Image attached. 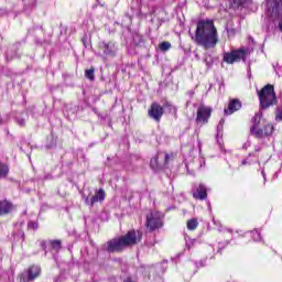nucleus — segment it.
<instances>
[{
	"label": "nucleus",
	"mask_w": 282,
	"mask_h": 282,
	"mask_svg": "<svg viewBox=\"0 0 282 282\" xmlns=\"http://www.w3.org/2000/svg\"><path fill=\"white\" fill-rule=\"evenodd\" d=\"M192 41L204 50H213L219 43V35L215 21L199 20L196 24L195 34L192 35Z\"/></svg>",
	"instance_id": "obj_1"
},
{
	"label": "nucleus",
	"mask_w": 282,
	"mask_h": 282,
	"mask_svg": "<svg viewBox=\"0 0 282 282\" xmlns=\"http://www.w3.org/2000/svg\"><path fill=\"white\" fill-rule=\"evenodd\" d=\"M142 241V231L131 229L126 235L112 238L106 242V252L110 254L124 252L127 248H133Z\"/></svg>",
	"instance_id": "obj_2"
},
{
	"label": "nucleus",
	"mask_w": 282,
	"mask_h": 282,
	"mask_svg": "<svg viewBox=\"0 0 282 282\" xmlns=\"http://www.w3.org/2000/svg\"><path fill=\"white\" fill-rule=\"evenodd\" d=\"M258 98L260 101V108L263 110L274 107L279 100H276V93L274 91V86L267 84L258 91Z\"/></svg>",
	"instance_id": "obj_3"
},
{
	"label": "nucleus",
	"mask_w": 282,
	"mask_h": 282,
	"mask_svg": "<svg viewBox=\"0 0 282 282\" xmlns=\"http://www.w3.org/2000/svg\"><path fill=\"white\" fill-rule=\"evenodd\" d=\"M145 228L149 232H155L160 228H164V216L160 212H151L145 218Z\"/></svg>",
	"instance_id": "obj_4"
},
{
	"label": "nucleus",
	"mask_w": 282,
	"mask_h": 282,
	"mask_svg": "<svg viewBox=\"0 0 282 282\" xmlns=\"http://www.w3.org/2000/svg\"><path fill=\"white\" fill-rule=\"evenodd\" d=\"M43 274V269L39 264H31L25 270L24 273H20L18 276L20 282H34L36 279L41 278Z\"/></svg>",
	"instance_id": "obj_5"
},
{
	"label": "nucleus",
	"mask_w": 282,
	"mask_h": 282,
	"mask_svg": "<svg viewBox=\"0 0 282 282\" xmlns=\"http://www.w3.org/2000/svg\"><path fill=\"white\" fill-rule=\"evenodd\" d=\"M247 53L245 48L234 50L231 52L224 53L223 61L228 65H235L241 61H246Z\"/></svg>",
	"instance_id": "obj_6"
},
{
	"label": "nucleus",
	"mask_w": 282,
	"mask_h": 282,
	"mask_svg": "<svg viewBox=\"0 0 282 282\" xmlns=\"http://www.w3.org/2000/svg\"><path fill=\"white\" fill-rule=\"evenodd\" d=\"M257 140H263V138H271L274 135V126L268 120H262V128H258L251 134Z\"/></svg>",
	"instance_id": "obj_7"
},
{
	"label": "nucleus",
	"mask_w": 282,
	"mask_h": 282,
	"mask_svg": "<svg viewBox=\"0 0 282 282\" xmlns=\"http://www.w3.org/2000/svg\"><path fill=\"white\" fill-rule=\"evenodd\" d=\"M213 116V108L208 106H199L196 111V124L204 127V124H208L210 117Z\"/></svg>",
	"instance_id": "obj_8"
},
{
	"label": "nucleus",
	"mask_w": 282,
	"mask_h": 282,
	"mask_svg": "<svg viewBox=\"0 0 282 282\" xmlns=\"http://www.w3.org/2000/svg\"><path fill=\"white\" fill-rule=\"evenodd\" d=\"M268 6L271 17L280 21L279 29L282 32V0H269Z\"/></svg>",
	"instance_id": "obj_9"
},
{
	"label": "nucleus",
	"mask_w": 282,
	"mask_h": 282,
	"mask_svg": "<svg viewBox=\"0 0 282 282\" xmlns=\"http://www.w3.org/2000/svg\"><path fill=\"white\" fill-rule=\"evenodd\" d=\"M148 116L155 122H160L162 120V116H164V107L158 104V101H153L148 110Z\"/></svg>",
	"instance_id": "obj_10"
},
{
	"label": "nucleus",
	"mask_w": 282,
	"mask_h": 282,
	"mask_svg": "<svg viewBox=\"0 0 282 282\" xmlns=\"http://www.w3.org/2000/svg\"><path fill=\"white\" fill-rule=\"evenodd\" d=\"M241 107H242L241 100L237 98L230 99L228 107L224 109L225 116H232V113L239 111Z\"/></svg>",
	"instance_id": "obj_11"
},
{
	"label": "nucleus",
	"mask_w": 282,
	"mask_h": 282,
	"mask_svg": "<svg viewBox=\"0 0 282 282\" xmlns=\"http://www.w3.org/2000/svg\"><path fill=\"white\" fill-rule=\"evenodd\" d=\"M105 197H107V194L105 193V189L99 188L96 191L95 195L90 198H86V204H89V206H94L95 204H98V202H105Z\"/></svg>",
	"instance_id": "obj_12"
},
{
	"label": "nucleus",
	"mask_w": 282,
	"mask_h": 282,
	"mask_svg": "<svg viewBox=\"0 0 282 282\" xmlns=\"http://www.w3.org/2000/svg\"><path fill=\"white\" fill-rule=\"evenodd\" d=\"M14 210V204L8 199L0 200V217H6V215H10Z\"/></svg>",
	"instance_id": "obj_13"
},
{
	"label": "nucleus",
	"mask_w": 282,
	"mask_h": 282,
	"mask_svg": "<svg viewBox=\"0 0 282 282\" xmlns=\"http://www.w3.org/2000/svg\"><path fill=\"white\" fill-rule=\"evenodd\" d=\"M193 197L194 199H199L200 202L208 199V189L203 183H200L196 188V192L193 193Z\"/></svg>",
	"instance_id": "obj_14"
},
{
	"label": "nucleus",
	"mask_w": 282,
	"mask_h": 282,
	"mask_svg": "<svg viewBox=\"0 0 282 282\" xmlns=\"http://www.w3.org/2000/svg\"><path fill=\"white\" fill-rule=\"evenodd\" d=\"M261 118H263V115L258 112L251 119L252 126L250 127V135H252V133L259 129V126L261 124Z\"/></svg>",
	"instance_id": "obj_15"
},
{
	"label": "nucleus",
	"mask_w": 282,
	"mask_h": 282,
	"mask_svg": "<svg viewBox=\"0 0 282 282\" xmlns=\"http://www.w3.org/2000/svg\"><path fill=\"white\" fill-rule=\"evenodd\" d=\"M150 169L154 171V173H160L162 171V166L160 165V155H155L150 160Z\"/></svg>",
	"instance_id": "obj_16"
},
{
	"label": "nucleus",
	"mask_w": 282,
	"mask_h": 282,
	"mask_svg": "<svg viewBox=\"0 0 282 282\" xmlns=\"http://www.w3.org/2000/svg\"><path fill=\"white\" fill-rule=\"evenodd\" d=\"M10 175V166L7 163H0V180H6Z\"/></svg>",
	"instance_id": "obj_17"
},
{
	"label": "nucleus",
	"mask_w": 282,
	"mask_h": 282,
	"mask_svg": "<svg viewBox=\"0 0 282 282\" xmlns=\"http://www.w3.org/2000/svg\"><path fill=\"white\" fill-rule=\"evenodd\" d=\"M102 47H104V54L105 56H111L113 54V43L111 42H108V43H105L102 42Z\"/></svg>",
	"instance_id": "obj_18"
},
{
	"label": "nucleus",
	"mask_w": 282,
	"mask_h": 282,
	"mask_svg": "<svg viewBox=\"0 0 282 282\" xmlns=\"http://www.w3.org/2000/svg\"><path fill=\"white\" fill-rule=\"evenodd\" d=\"M230 6H234L235 8H243L246 3H252V0H227Z\"/></svg>",
	"instance_id": "obj_19"
},
{
	"label": "nucleus",
	"mask_w": 282,
	"mask_h": 282,
	"mask_svg": "<svg viewBox=\"0 0 282 282\" xmlns=\"http://www.w3.org/2000/svg\"><path fill=\"white\" fill-rule=\"evenodd\" d=\"M50 246L53 250L58 252L63 248V241L55 239V240H50Z\"/></svg>",
	"instance_id": "obj_20"
},
{
	"label": "nucleus",
	"mask_w": 282,
	"mask_h": 282,
	"mask_svg": "<svg viewBox=\"0 0 282 282\" xmlns=\"http://www.w3.org/2000/svg\"><path fill=\"white\" fill-rule=\"evenodd\" d=\"M197 226H199V221H197V218H192L187 220V230H197Z\"/></svg>",
	"instance_id": "obj_21"
},
{
	"label": "nucleus",
	"mask_w": 282,
	"mask_h": 282,
	"mask_svg": "<svg viewBox=\"0 0 282 282\" xmlns=\"http://www.w3.org/2000/svg\"><path fill=\"white\" fill-rule=\"evenodd\" d=\"M95 72H96V68H94V67H91L90 69H86L85 77L91 82L96 80Z\"/></svg>",
	"instance_id": "obj_22"
},
{
	"label": "nucleus",
	"mask_w": 282,
	"mask_h": 282,
	"mask_svg": "<svg viewBox=\"0 0 282 282\" xmlns=\"http://www.w3.org/2000/svg\"><path fill=\"white\" fill-rule=\"evenodd\" d=\"M173 160H175V154H174V152H171V153L165 152L163 166H165V167L169 166V163H170L171 161H173Z\"/></svg>",
	"instance_id": "obj_23"
},
{
	"label": "nucleus",
	"mask_w": 282,
	"mask_h": 282,
	"mask_svg": "<svg viewBox=\"0 0 282 282\" xmlns=\"http://www.w3.org/2000/svg\"><path fill=\"white\" fill-rule=\"evenodd\" d=\"M159 50H161V52H169V50H171V42H162L159 44Z\"/></svg>",
	"instance_id": "obj_24"
},
{
	"label": "nucleus",
	"mask_w": 282,
	"mask_h": 282,
	"mask_svg": "<svg viewBox=\"0 0 282 282\" xmlns=\"http://www.w3.org/2000/svg\"><path fill=\"white\" fill-rule=\"evenodd\" d=\"M28 227H29V228H32V230H39V223L30 221V223L28 224Z\"/></svg>",
	"instance_id": "obj_25"
},
{
	"label": "nucleus",
	"mask_w": 282,
	"mask_h": 282,
	"mask_svg": "<svg viewBox=\"0 0 282 282\" xmlns=\"http://www.w3.org/2000/svg\"><path fill=\"white\" fill-rule=\"evenodd\" d=\"M275 121L282 122V109L275 113Z\"/></svg>",
	"instance_id": "obj_26"
},
{
	"label": "nucleus",
	"mask_w": 282,
	"mask_h": 282,
	"mask_svg": "<svg viewBox=\"0 0 282 282\" xmlns=\"http://www.w3.org/2000/svg\"><path fill=\"white\" fill-rule=\"evenodd\" d=\"M19 124H20V127H25V120H21V121H19Z\"/></svg>",
	"instance_id": "obj_27"
},
{
	"label": "nucleus",
	"mask_w": 282,
	"mask_h": 282,
	"mask_svg": "<svg viewBox=\"0 0 282 282\" xmlns=\"http://www.w3.org/2000/svg\"><path fill=\"white\" fill-rule=\"evenodd\" d=\"M246 164H249V163H248L247 160H243V161L241 162V165H242V166H246Z\"/></svg>",
	"instance_id": "obj_28"
},
{
	"label": "nucleus",
	"mask_w": 282,
	"mask_h": 282,
	"mask_svg": "<svg viewBox=\"0 0 282 282\" xmlns=\"http://www.w3.org/2000/svg\"><path fill=\"white\" fill-rule=\"evenodd\" d=\"M82 41H83V43H85V39H83Z\"/></svg>",
	"instance_id": "obj_29"
}]
</instances>
